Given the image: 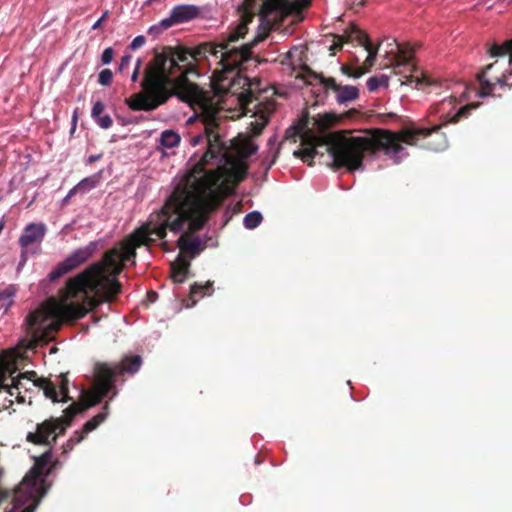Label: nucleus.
Returning <instances> with one entry per match:
<instances>
[{
	"instance_id": "nucleus-12",
	"label": "nucleus",
	"mask_w": 512,
	"mask_h": 512,
	"mask_svg": "<svg viewBox=\"0 0 512 512\" xmlns=\"http://www.w3.org/2000/svg\"><path fill=\"white\" fill-rule=\"evenodd\" d=\"M96 249L97 243L94 241L88 243L84 247L76 249L62 262L58 263V265L49 273V280L56 281L62 276L77 269L79 266L86 263L90 258H92V256L96 252Z\"/></svg>"
},
{
	"instance_id": "nucleus-3",
	"label": "nucleus",
	"mask_w": 512,
	"mask_h": 512,
	"mask_svg": "<svg viewBox=\"0 0 512 512\" xmlns=\"http://www.w3.org/2000/svg\"><path fill=\"white\" fill-rule=\"evenodd\" d=\"M440 130L439 125L431 128H405L399 132L375 128L368 131L369 136H352L351 131H338L327 136V150L333 157L335 168L343 167L353 172L363 168L366 153L375 154L383 150L387 155H397L403 150L401 143L413 146L420 138L434 136L435 140L428 141L425 147L441 151L447 146V138Z\"/></svg>"
},
{
	"instance_id": "nucleus-27",
	"label": "nucleus",
	"mask_w": 512,
	"mask_h": 512,
	"mask_svg": "<svg viewBox=\"0 0 512 512\" xmlns=\"http://www.w3.org/2000/svg\"><path fill=\"white\" fill-rule=\"evenodd\" d=\"M348 28L344 31V34L342 35H333L334 41L333 44L330 46V51L335 53V51H340L343 47L344 43L348 42H356V39H349L348 40Z\"/></svg>"
},
{
	"instance_id": "nucleus-6",
	"label": "nucleus",
	"mask_w": 512,
	"mask_h": 512,
	"mask_svg": "<svg viewBox=\"0 0 512 512\" xmlns=\"http://www.w3.org/2000/svg\"><path fill=\"white\" fill-rule=\"evenodd\" d=\"M199 108L201 112L198 115V118L204 125V135L200 134L193 136L190 140V144L195 147L206 140L207 150L201 157L200 161L181 179L177 185L184 183L185 179L190 174L204 177L208 174L214 173L219 176L218 183L221 185V188H223V195H229L233 192L234 187L245 179L247 166L228 151L226 144L221 140V136L217 132L219 124L214 129V133L219 136V142L221 143L222 149L215 152L213 157H205L210 148V144L206 133V125L203 121V109L200 106Z\"/></svg>"
},
{
	"instance_id": "nucleus-24",
	"label": "nucleus",
	"mask_w": 512,
	"mask_h": 512,
	"mask_svg": "<svg viewBox=\"0 0 512 512\" xmlns=\"http://www.w3.org/2000/svg\"><path fill=\"white\" fill-rule=\"evenodd\" d=\"M488 53L491 57H502L509 55V62L512 63V39L505 41L501 45L493 43L489 48Z\"/></svg>"
},
{
	"instance_id": "nucleus-1",
	"label": "nucleus",
	"mask_w": 512,
	"mask_h": 512,
	"mask_svg": "<svg viewBox=\"0 0 512 512\" xmlns=\"http://www.w3.org/2000/svg\"><path fill=\"white\" fill-rule=\"evenodd\" d=\"M218 181L219 176L214 173L204 177L190 174L184 183L176 185L161 209L152 213L146 223L106 251L100 261L67 281L61 301L49 298L28 314L25 325L31 339L36 344L46 343L64 321L81 319L102 303L116 301L122 292L117 276L125 262L135 263L138 247L152 245L151 235L164 239L168 229L177 234L187 224V230L178 239V247L190 258L199 255L201 240L193 234L204 227L210 214L227 196L223 195Z\"/></svg>"
},
{
	"instance_id": "nucleus-15",
	"label": "nucleus",
	"mask_w": 512,
	"mask_h": 512,
	"mask_svg": "<svg viewBox=\"0 0 512 512\" xmlns=\"http://www.w3.org/2000/svg\"><path fill=\"white\" fill-rule=\"evenodd\" d=\"M496 64L497 62H494L485 66L477 75V79L480 83L479 95L482 97L492 95L495 85H499L502 88L512 86V71L502 73L500 76H488L489 72Z\"/></svg>"
},
{
	"instance_id": "nucleus-17",
	"label": "nucleus",
	"mask_w": 512,
	"mask_h": 512,
	"mask_svg": "<svg viewBox=\"0 0 512 512\" xmlns=\"http://www.w3.org/2000/svg\"><path fill=\"white\" fill-rule=\"evenodd\" d=\"M300 137L303 148L295 151L294 155L301 158L304 162H308L317 154L316 147L322 144L323 139L310 130L303 132Z\"/></svg>"
},
{
	"instance_id": "nucleus-35",
	"label": "nucleus",
	"mask_w": 512,
	"mask_h": 512,
	"mask_svg": "<svg viewBox=\"0 0 512 512\" xmlns=\"http://www.w3.org/2000/svg\"><path fill=\"white\" fill-rule=\"evenodd\" d=\"M104 109H105V105L101 101H97L92 107V111H91L92 118L93 119L98 118V116H100L104 112Z\"/></svg>"
},
{
	"instance_id": "nucleus-47",
	"label": "nucleus",
	"mask_w": 512,
	"mask_h": 512,
	"mask_svg": "<svg viewBox=\"0 0 512 512\" xmlns=\"http://www.w3.org/2000/svg\"><path fill=\"white\" fill-rule=\"evenodd\" d=\"M4 227H5V220L2 219V220H0V234L2 233Z\"/></svg>"
},
{
	"instance_id": "nucleus-8",
	"label": "nucleus",
	"mask_w": 512,
	"mask_h": 512,
	"mask_svg": "<svg viewBox=\"0 0 512 512\" xmlns=\"http://www.w3.org/2000/svg\"><path fill=\"white\" fill-rule=\"evenodd\" d=\"M258 0H255V8H251L246 0H244L245 11L241 16L240 23L233 28L228 34H221L219 42H208L212 47L210 55L218 57V53H221L220 58H223L226 53L233 50H240L241 47H233L232 44L243 39L248 32V24L252 22L253 17L258 14L259 4Z\"/></svg>"
},
{
	"instance_id": "nucleus-37",
	"label": "nucleus",
	"mask_w": 512,
	"mask_h": 512,
	"mask_svg": "<svg viewBox=\"0 0 512 512\" xmlns=\"http://www.w3.org/2000/svg\"><path fill=\"white\" fill-rule=\"evenodd\" d=\"M145 44V37L140 35L133 39V41L130 44V48L132 50H136L140 47H142Z\"/></svg>"
},
{
	"instance_id": "nucleus-39",
	"label": "nucleus",
	"mask_w": 512,
	"mask_h": 512,
	"mask_svg": "<svg viewBox=\"0 0 512 512\" xmlns=\"http://www.w3.org/2000/svg\"><path fill=\"white\" fill-rule=\"evenodd\" d=\"M131 60H132V56L131 55H124V56H122L121 61H120V65H119V70L120 71L125 70L129 66Z\"/></svg>"
},
{
	"instance_id": "nucleus-38",
	"label": "nucleus",
	"mask_w": 512,
	"mask_h": 512,
	"mask_svg": "<svg viewBox=\"0 0 512 512\" xmlns=\"http://www.w3.org/2000/svg\"><path fill=\"white\" fill-rule=\"evenodd\" d=\"M266 121L259 123V122H252V133L253 135H260L262 133V130L264 129L266 125Z\"/></svg>"
},
{
	"instance_id": "nucleus-21",
	"label": "nucleus",
	"mask_w": 512,
	"mask_h": 512,
	"mask_svg": "<svg viewBox=\"0 0 512 512\" xmlns=\"http://www.w3.org/2000/svg\"><path fill=\"white\" fill-rule=\"evenodd\" d=\"M190 262L181 255L171 265V278L175 283H183L189 272Z\"/></svg>"
},
{
	"instance_id": "nucleus-18",
	"label": "nucleus",
	"mask_w": 512,
	"mask_h": 512,
	"mask_svg": "<svg viewBox=\"0 0 512 512\" xmlns=\"http://www.w3.org/2000/svg\"><path fill=\"white\" fill-rule=\"evenodd\" d=\"M47 232V227L44 223H30L28 224L23 233L20 235L18 243L23 249H27L33 244H40Z\"/></svg>"
},
{
	"instance_id": "nucleus-49",
	"label": "nucleus",
	"mask_w": 512,
	"mask_h": 512,
	"mask_svg": "<svg viewBox=\"0 0 512 512\" xmlns=\"http://www.w3.org/2000/svg\"><path fill=\"white\" fill-rule=\"evenodd\" d=\"M359 4H360V5H363V4H364V3H363V0H360Z\"/></svg>"
},
{
	"instance_id": "nucleus-5",
	"label": "nucleus",
	"mask_w": 512,
	"mask_h": 512,
	"mask_svg": "<svg viewBox=\"0 0 512 512\" xmlns=\"http://www.w3.org/2000/svg\"><path fill=\"white\" fill-rule=\"evenodd\" d=\"M142 365L139 355L125 356L119 362H97L94 365V385L91 391L86 392L81 402H72L64 411L62 417H50L38 423L34 432H28L26 441L34 445L52 447L57 437L65 434L73 419L79 413L97 405L112 393L110 398L117 395L115 382L124 381L125 376L137 373Z\"/></svg>"
},
{
	"instance_id": "nucleus-32",
	"label": "nucleus",
	"mask_w": 512,
	"mask_h": 512,
	"mask_svg": "<svg viewBox=\"0 0 512 512\" xmlns=\"http://www.w3.org/2000/svg\"><path fill=\"white\" fill-rule=\"evenodd\" d=\"M12 303V294L7 290L0 292V309L6 312Z\"/></svg>"
},
{
	"instance_id": "nucleus-34",
	"label": "nucleus",
	"mask_w": 512,
	"mask_h": 512,
	"mask_svg": "<svg viewBox=\"0 0 512 512\" xmlns=\"http://www.w3.org/2000/svg\"><path fill=\"white\" fill-rule=\"evenodd\" d=\"M95 122L103 129H109L113 125V120L109 115L98 116L94 118Z\"/></svg>"
},
{
	"instance_id": "nucleus-2",
	"label": "nucleus",
	"mask_w": 512,
	"mask_h": 512,
	"mask_svg": "<svg viewBox=\"0 0 512 512\" xmlns=\"http://www.w3.org/2000/svg\"><path fill=\"white\" fill-rule=\"evenodd\" d=\"M212 49L209 43L203 42L193 48L169 47L156 53L144 71L142 91L126 98L125 104L132 111L149 112L165 104L172 96L186 102L196 100L199 87L187 76H199L196 62L207 59Z\"/></svg>"
},
{
	"instance_id": "nucleus-45",
	"label": "nucleus",
	"mask_w": 512,
	"mask_h": 512,
	"mask_svg": "<svg viewBox=\"0 0 512 512\" xmlns=\"http://www.w3.org/2000/svg\"><path fill=\"white\" fill-rule=\"evenodd\" d=\"M379 117L382 119V121H385V118H391L396 119L397 115L395 113H388V114H380Z\"/></svg>"
},
{
	"instance_id": "nucleus-43",
	"label": "nucleus",
	"mask_w": 512,
	"mask_h": 512,
	"mask_svg": "<svg viewBox=\"0 0 512 512\" xmlns=\"http://www.w3.org/2000/svg\"><path fill=\"white\" fill-rule=\"evenodd\" d=\"M103 154L100 153V154H95V155H90L87 160H86V163L87 164H92L98 160H100L102 158Z\"/></svg>"
},
{
	"instance_id": "nucleus-9",
	"label": "nucleus",
	"mask_w": 512,
	"mask_h": 512,
	"mask_svg": "<svg viewBox=\"0 0 512 512\" xmlns=\"http://www.w3.org/2000/svg\"><path fill=\"white\" fill-rule=\"evenodd\" d=\"M51 461V454L49 452L41 455L34 465V467L30 470L29 474H27L23 481L20 484V487L16 490L14 496V508H19L25 502L32 497H34L35 493L42 488L44 483V479L41 477L44 474H49L50 470H46L47 465Z\"/></svg>"
},
{
	"instance_id": "nucleus-4",
	"label": "nucleus",
	"mask_w": 512,
	"mask_h": 512,
	"mask_svg": "<svg viewBox=\"0 0 512 512\" xmlns=\"http://www.w3.org/2000/svg\"><path fill=\"white\" fill-rule=\"evenodd\" d=\"M264 38L265 35H258L252 41L244 44L240 50L230 51L219 59L220 69H216L211 77L213 96H208L199 89L195 101L203 109V121L210 144L205 157H213L215 152L222 149L219 136L214 133V129L218 125V115L223 109L224 97L236 96L239 104L244 108L253 101V84L248 77L239 73V67L251 58L253 48Z\"/></svg>"
},
{
	"instance_id": "nucleus-19",
	"label": "nucleus",
	"mask_w": 512,
	"mask_h": 512,
	"mask_svg": "<svg viewBox=\"0 0 512 512\" xmlns=\"http://www.w3.org/2000/svg\"><path fill=\"white\" fill-rule=\"evenodd\" d=\"M359 115V111L356 109H350L342 114L336 113H325L319 115L315 120V124L320 133L326 132L330 127L342 122L344 119L354 118Z\"/></svg>"
},
{
	"instance_id": "nucleus-13",
	"label": "nucleus",
	"mask_w": 512,
	"mask_h": 512,
	"mask_svg": "<svg viewBox=\"0 0 512 512\" xmlns=\"http://www.w3.org/2000/svg\"><path fill=\"white\" fill-rule=\"evenodd\" d=\"M308 73L320 82L325 91L332 90L335 92L337 94L336 100L340 104L354 101L359 97L358 88L355 86H342L336 82L335 78L325 77L323 74L314 72L311 69H308Z\"/></svg>"
},
{
	"instance_id": "nucleus-29",
	"label": "nucleus",
	"mask_w": 512,
	"mask_h": 512,
	"mask_svg": "<svg viewBox=\"0 0 512 512\" xmlns=\"http://www.w3.org/2000/svg\"><path fill=\"white\" fill-rule=\"evenodd\" d=\"M258 147L256 144H254L252 141L250 140H246L244 141L240 148H239V152L240 154L243 156V157H249L253 154L256 153Z\"/></svg>"
},
{
	"instance_id": "nucleus-10",
	"label": "nucleus",
	"mask_w": 512,
	"mask_h": 512,
	"mask_svg": "<svg viewBox=\"0 0 512 512\" xmlns=\"http://www.w3.org/2000/svg\"><path fill=\"white\" fill-rule=\"evenodd\" d=\"M251 8H255V0H246ZM311 0H261L258 15L265 21H283L287 16L299 13L307 8Z\"/></svg>"
},
{
	"instance_id": "nucleus-23",
	"label": "nucleus",
	"mask_w": 512,
	"mask_h": 512,
	"mask_svg": "<svg viewBox=\"0 0 512 512\" xmlns=\"http://www.w3.org/2000/svg\"><path fill=\"white\" fill-rule=\"evenodd\" d=\"M213 291L212 281H207L205 284L195 282L190 288L191 306L195 305L199 299L210 296Z\"/></svg>"
},
{
	"instance_id": "nucleus-36",
	"label": "nucleus",
	"mask_w": 512,
	"mask_h": 512,
	"mask_svg": "<svg viewBox=\"0 0 512 512\" xmlns=\"http://www.w3.org/2000/svg\"><path fill=\"white\" fill-rule=\"evenodd\" d=\"M113 49L111 47L106 48L101 56V61L103 64H109L113 59Z\"/></svg>"
},
{
	"instance_id": "nucleus-40",
	"label": "nucleus",
	"mask_w": 512,
	"mask_h": 512,
	"mask_svg": "<svg viewBox=\"0 0 512 512\" xmlns=\"http://www.w3.org/2000/svg\"><path fill=\"white\" fill-rule=\"evenodd\" d=\"M375 59L372 58V56H367V58L364 61L363 67H361L363 70H365V73L370 70V68L374 65Z\"/></svg>"
},
{
	"instance_id": "nucleus-14",
	"label": "nucleus",
	"mask_w": 512,
	"mask_h": 512,
	"mask_svg": "<svg viewBox=\"0 0 512 512\" xmlns=\"http://www.w3.org/2000/svg\"><path fill=\"white\" fill-rule=\"evenodd\" d=\"M200 15V8L193 4L176 5L172 8L170 15L162 19L157 27L151 30H166L172 26L186 23L196 19Z\"/></svg>"
},
{
	"instance_id": "nucleus-41",
	"label": "nucleus",
	"mask_w": 512,
	"mask_h": 512,
	"mask_svg": "<svg viewBox=\"0 0 512 512\" xmlns=\"http://www.w3.org/2000/svg\"><path fill=\"white\" fill-rule=\"evenodd\" d=\"M109 11L106 10L103 15L93 24L92 29L96 30L99 29L103 23V21L108 17Z\"/></svg>"
},
{
	"instance_id": "nucleus-44",
	"label": "nucleus",
	"mask_w": 512,
	"mask_h": 512,
	"mask_svg": "<svg viewBox=\"0 0 512 512\" xmlns=\"http://www.w3.org/2000/svg\"><path fill=\"white\" fill-rule=\"evenodd\" d=\"M77 121H78V114L77 111H74L73 117H72V127H71V133H73L76 130L77 127Z\"/></svg>"
},
{
	"instance_id": "nucleus-20",
	"label": "nucleus",
	"mask_w": 512,
	"mask_h": 512,
	"mask_svg": "<svg viewBox=\"0 0 512 512\" xmlns=\"http://www.w3.org/2000/svg\"><path fill=\"white\" fill-rule=\"evenodd\" d=\"M347 35H348L347 36L348 40L356 39V43L358 45L363 46L365 48V50L367 51V53H368L367 56H372V58L376 60V56L378 53V47L374 48L372 46L368 35L364 31H362L357 25L352 23L348 27Z\"/></svg>"
},
{
	"instance_id": "nucleus-16",
	"label": "nucleus",
	"mask_w": 512,
	"mask_h": 512,
	"mask_svg": "<svg viewBox=\"0 0 512 512\" xmlns=\"http://www.w3.org/2000/svg\"><path fill=\"white\" fill-rule=\"evenodd\" d=\"M109 405L106 403L103 410L87 421L81 431H75L66 443V449H73L74 445L82 442L85 435L95 430L108 416Z\"/></svg>"
},
{
	"instance_id": "nucleus-11",
	"label": "nucleus",
	"mask_w": 512,
	"mask_h": 512,
	"mask_svg": "<svg viewBox=\"0 0 512 512\" xmlns=\"http://www.w3.org/2000/svg\"><path fill=\"white\" fill-rule=\"evenodd\" d=\"M388 47L390 49L387 51V53L393 55V66L395 68L400 67H409L410 74L407 76H404V80H402V84H411L415 83V87L418 88L421 85H430V81L427 79L426 76H424L422 73L421 75L417 74V69L414 65H412V58L414 53V48L411 46V44H400L395 39H392L391 42L388 43Z\"/></svg>"
},
{
	"instance_id": "nucleus-26",
	"label": "nucleus",
	"mask_w": 512,
	"mask_h": 512,
	"mask_svg": "<svg viewBox=\"0 0 512 512\" xmlns=\"http://www.w3.org/2000/svg\"><path fill=\"white\" fill-rule=\"evenodd\" d=\"M478 106L479 103H470L461 107L446 123H457L460 119L468 117L470 112Z\"/></svg>"
},
{
	"instance_id": "nucleus-48",
	"label": "nucleus",
	"mask_w": 512,
	"mask_h": 512,
	"mask_svg": "<svg viewBox=\"0 0 512 512\" xmlns=\"http://www.w3.org/2000/svg\"><path fill=\"white\" fill-rule=\"evenodd\" d=\"M22 512H34V507L33 506L26 507Z\"/></svg>"
},
{
	"instance_id": "nucleus-7",
	"label": "nucleus",
	"mask_w": 512,
	"mask_h": 512,
	"mask_svg": "<svg viewBox=\"0 0 512 512\" xmlns=\"http://www.w3.org/2000/svg\"><path fill=\"white\" fill-rule=\"evenodd\" d=\"M68 373H61L56 377L55 381L50 378H37L34 371L20 373L16 378H12V384L6 385L4 394L9 398L15 397L19 403H24L25 398L20 395V388L22 387V380L27 379L33 382V385L42 389L46 398L51 399L53 403H67L72 401L69 396V379Z\"/></svg>"
},
{
	"instance_id": "nucleus-31",
	"label": "nucleus",
	"mask_w": 512,
	"mask_h": 512,
	"mask_svg": "<svg viewBox=\"0 0 512 512\" xmlns=\"http://www.w3.org/2000/svg\"><path fill=\"white\" fill-rule=\"evenodd\" d=\"M113 73L110 69H103L98 76V82L102 86H108L111 84Z\"/></svg>"
},
{
	"instance_id": "nucleus-28",
	"label": "nucleus",
	"mask_w": 512,
	"mask_h": 512,
	"mask_svg": "<svg viewBox=\"0 0 512 512\" xmlns=\"http://www.w3.org/2000/svg\"><path fill=\"white\" fill-rule=\"evenodd\" d=\"M262 220H263V217H262L261 213L258 211H253V212L248 213L244 217V226L247 229H254L260 225Z\"/></svg>"
},
{
	"instance_id": "nucleus-25",
	"label": "nucleus",
	"mask_w": 512,
	"mask_h": 512,
	"mask_svg": "<svg viewBox=\"0 0 512 512\" xmlns=\"http://www.w3.org/2000/svg\"><path fill=\"white\" fill-rule=\"evenodd\" d=\"M160 143L165 148H174L180 143V136L173 130H165L161 134Z\"/></svg>"
},
{
	"instance_id": "nucleus-33",
	"label": "nucleus",
	"mask_w": 512,
	"mask_h": 512,
	"mask_svg": "<svg viewBox=\"0 0 512 512\" xmlns=\"http://www.w3.org/2000/svg\"><path fill=\"white\" fill-rule=\"evenodd\" d=\"M341 72L349 77H353V78H359L361 77L363 74H365V70H363L362 68H357L355 70H353L351 67L347 66V65H342L341 66Z\"/></svg>"
},
{
	"instance_id": "nucleus-22",
	"label": "nucleus",
	"mask_w": 512,
	"mask_h": 512,
	"mask_svg": "<svg viewBox=\"0 0 512 512\" xmlns=\"http://www.w3.org/2000/svg\"><path fill=\"white\" fill-rule=\"evenodd\" d=\"M102 175L103 170H100L97 173L82 179L73 189L69 191L68 196L70 197L76 192L86 193L97 187L102 179Z\"/></svg>"
},
{
	"instance_id": "nucleus-42",
	"label": "nucleus",
	"mask_w": 512,
	"mask_h": 512,
	"mask_svg": "<svg viewBox=\"0 0 512 512\" xmlns=\"http://www.w3.org/2000/svg\"><path fill=\"white\" fill-rule=\"evenodd\" d=\"M140 67H141V60H140V59H138V60H137V63H136V67H135V69H134V71H133V73H132V76H131V80H132L133 82H136V81H137V79H138L139 71H140Z\"/></svg>"
},
{
	"instance_id": "nucleus-46",
	"label": "nucleus",
	"mask_w": 512,
	"mask_h": 512,
	"mask_svg": "<svg viewBox=\"0 0 512 512\" xmlns=\"http://www.w3.org/2000/svg\"><path fill=\"white\" fill-rule=\"evenodd\" d=\"M148 297L150 298L151 301H154L155 298L157 297V293L154 291H150L148 292Z\"/></svg>"
},
{
	"instance_id": "nucleus-30",
	"label": "nucleus",
	"mask_w": 512,
	"mask_h": 512,
	"mask_svg": "<svg viewBox=\"0 0 512 512\" xmlns=\"http://www.w3.org/2000/svg\"><path fill=\"white\" fill-rule=\"evenodd\" d=\"M381 85H387V79L377 78V77H371L367 81V88L369 91H375L377 90Z\"/></svg>"
}]
</instances>
